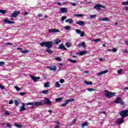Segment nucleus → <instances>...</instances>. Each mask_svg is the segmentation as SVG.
Instances as JSON below:
<instances>
[{
	"mask_svg": "<svg viewBox=\"0 0 128 128\" xmlns=\"http://www.w3.org/2000/svg\"><path fill=\"white\" fill-rule=\"evenodd\" d=\"M4 64H6V62H0V66H4Z\"/></svg>",
	"mask_w": 128,
	"mask_h": 128,
	"instance_id": "nucleus-41",
	"label": "nucleus"
},
{
	"mask_svg": "<svg viewBox=\"0 0 128 128\" xmlns=\"http://www.w3.org/2000/svg\"><path fill=\"white\" fill-rule=\"evenodd\" d=\"M34 106H44V103H42V102H34Z\"/></svg>",
	"mask_w": 128,
	"mask_h": 128,
	"instance_id": "nucleus-13",
	"label": "nucleus"
},
{
	"mask_svg": "<svg viewBox=\"0 0 128 128\" xmlns=\"http://www.w3.org/2000/svg\"><path fill=\"white\" fill-rule=\"evenodd\" d=\"M0 88L1 90H4V85L0 84Z\"/></svg>",
	"mask_w": 128,
	"mask_h": 128,
	"instance_id": "nucleus-52",
	"label": "nucleus"
},
{
	"mask_svg": "<svg viewBox=\"0 0 128 128\" xmlns=\"http://www.w3.org/2000/svg\"><path fill=\"white\" fill-rule=\"evenodd\" d=\"M115 104H124V102L120 98H118L114 101Z\"/></svg>",
	"mask_w": 128,
	"mask_h": 128,
	"instance_id": "nucleus-10",
	"label": "nucleus"
},
{
	"mask_svg": "<svg viewBox=\"0 0 128 128\" xmlns=\"http://www.w3.org/2000/svg\"><path fill=\"white\" fill-rule=\"evenodd\" d=\"M60 84H64V80L60 79Z\"/></svg>",
	"mask_w": 128,
	"mask_h": 128,
	"instance_id": "nucleus-50",
	"label": "nucleus"
},
{
	"mask_svg": "<svg viewBox=\"0 0 128 128\" xmlns=\"http://www.w3.org/2000/svg\"><path fill=\"white\" fill-rule=\"evenodd\" d=\"M122 6H128V1L122 2Z\"/></svg>",
	"mask_w": 128,
	"mask_h": 128,
	"instance_id": "nucleus-33",
	"label": "nucleus"
},
{
	"mask_svg": "<svg viewBox=\"0 0 128 128\" xmlns=\"http://www.w3.org/2000/svg\"><path fill=\"white\" fill-rule=\"evenodd\" d=\"M112 52H118V50L116 48H114L112 49Z\"/></svg>",
	"mask_w": 128,
	"mask_h": 128,
	"instance_id": "nucleus-47",
	"label": "nucleus"
},
{
	"mask_svg": "<svg viewBox=\"0 0 128 128\" xmlns=\"http://www.w3.org/2000/svg\"><path fill=\"white\" fill-rule=\"evenodd\" d=\"M76 24H78L79 26H84V21L76 22Z\"/></svg>",
	"mask_w": 128,
	"mask_h": 128,
	"instance_id": "nucleus-18",
	"label": "nucleus"
},
{
	"mask_svg": "<svg viewBox=\"0 0 128 128\" xmlns=\"http://www.w3.org/2000/svg\"><path fill=\"white\" fill-rule=\"evenodd\" d=\"M38 16H39L40 18H42V14H40L38 15Z\"/></svg>",
	"mask_w": 128,
	"mask_h": 128,
	"instance_id": "nucleus-61",
	"label": "nucleus"
},
{
	"mask_svg": "<svg viewBox=\"0 0 128 128\" xmlns=\"http://www.w3.org/2000/svg\"><path fill=\"white\" fill-rule=\"evenodd\" d=\"M68 60L70 62H72V64H76L78 62V60H72V59L70 58L68 59Z\"/></svg>",
	"mask_w": 128,
	"mask_h": 128,
	"instance_id": "nucleus-24",
	"label": "nucleus"
},
{
	"mask_svg": "<svg viewBox=\"0 0 128 128\" xmlns=\"http://www.w3.org/2000/svg\"><path fill=\"white\" fill-rule=\"evenodd\" d=\"M62 40H60L59 39H56L53 41L47 42H40V44L42 48H44V46L47 48L45 50V52H46L48 54H52L54 51L50 50V48H52V46H54V44H60Z\"/></svg>",
	"mask_w": 128,
	"mask_h": 128,
	"instance_id": "nucleus-1",
	"label": "nucleus"
},
{
	"mask_svg": "<svg viewBox=\"0 0 128 128\" xmlns=\"http://www.w3.org/2000/svg\"><path fill=\"white\" fill-rule=\"evenodd\" d=\"M12 44L10 43V42H7L6 44V46H12Z\"/></svg>",
	"mask_w": 128,
	"mask_h": 128,
	"instance_id": "nucleus-55",
	"label": "nucleus"
},
{
	"mask_svg": "<svg viewBox=\"0 0 128 128\" xmlns=\"http://www.w3.org/2000/svg\"><path fill=\"white\" fill-rule=\"evenodd\" d=\"M48 32L49 34H52L54 33V32H60V30H58V29H56V28H54V29H49L48 30Z\"/></svg>",
	"mask_w": 128,
	"mask_h": 128,
	"instance_id": "nucleus-12",
	"label": "nucleus"
},
{
	"mask_svg": "<svg viewBox=\"0 0 128 128\" xmlns=\"http://www.w3.org/2000/svg\"><path fill=\"white\" fill-rule=\"evenodd\" d=\"M70 4H72V6H76V4L74 2H70Z\"/></svg>",
	"mask_w": 128,
	"mask_h": 128,
	"instance_id": "nucleus-54",
	"label": "nucleus"
},
{
	"mask_svg": "<svg viewBox=\"0 0 128 128\" xmlns=\"http://www.w3.org/2000/svg\"><path fill=\"white\" fill-rule=\"evenodd\" d=\"M48 90H44L42 91V93L44 94H48Z\"/></svg>",
	"mask_w": 128,
	"mask_h": 128,
	"instance_id": "nucleus-29",
	"label": "nucleus"
},
{
	"mask_svg": "<svg viewBox=\"0 0 128 128\" xmlns=\"http://www.w3.org/2000/svg\"><path fill=\"white\" fill-rule=\"evenodd\" d=\"M14 88H16V90H18H18H22V88H20L18 86H15Z\"/></svg>",
	"mask_w": 128,
	"mask_h": 128,
	"instance_id": "nucleus-42",
	"label": "nucleus"
},
{
	"mask_svg": "<svg viewBox=\"0 0 128 128\" xmlns=\"http://www.w3.org/2000/svg\"><path fill=\"white\" fill-rule=\"evenodd\" d=\"M23 14L24 16H28V12H24V13H23Z\"/></svg>",
	"mask_w": 128,
	"mask_h": 128,
	"instance_id": "nucleus-57",
	"label": "nucleus"
},
{
	"mask_svg": "<svg viewBox=\"0 0 128 128\" xmlns=\"http://www.w3.org/2000/svg\"><path fill=\"white\" fill-rule=\"evenodd\" d=\"M44 86V88H48V86H50V82H47L45 83Z\"/></svg>",
	"mask_w": 128,
	"mask_h": 128,
	"instance_id": "nucleus-35",
	"label": "nucleus"
},
{
	"mask_svg": "<svg viewBox=\"0 0 128 128\" xmlns=\"http://www.w3.org/2000/svg\"><path fill=\"white\" fill-rule=\"evenodd\" d=\"M124 90H128V87H125L124 88Z\"/></svg>",
	"mask_w": 128,
	"mask_h": 128,
	"instance_id": "nucleus-59",
	"label": "nucleus"
},
{
	"mask_svg": "<svg viewBox=\"0 0 128 128\" xmlns=\"http://www.w3.org/2000/svg\"><path fill=\"white\" fill-rule=\"evenodd\" d=\"M5 114H6V116H10V112H8V111L6 110Z\"/></svg>",
	"mask_w": 128,
	"mask_h": 128,
	"instance_id": "nucleus-45",
	"label": "nucleus"
},
{
	"mask_svg": "<svg viewBox=\"0 0 128 128\" xmlns=\"http://www.w3.org/2000/svg\"><path fill=\"white\" fill-rule=\"evenodd\" d=\"M30 77L32 78V80H33L34 82H38V80H40V77H35V76H30Z\"/></svg>",
	"mask_w": 128,
	"mask_h": 128,
	"instance_id": "nucleus-17",
	"label": "nucleus"
},
{
	"mask_svg": "<svg viewBox=\"0 0 128 128\" xmlns=\"http://www.w3.org/2000/svg\"><path fill=\"white\" fill-rule=\"evenodd\" d=\"M56 60H58V62H61L62 60V59L60 57H56Z\"/></svg>",
	"mask_w": 128,
	"mask_h": 128,
	"instance_id": "nucleus-38",
	"label": "nucleus"
},
{
	"mask_svg": "<svg viewBox=\"0 0 128 128\" xmlns=\"http://www.w3.org/2000/svg\"><path fill=\"white\" fill-rule=\"evenodd\" d=\"M47 68H48L50 70H53V72H56V66H48Z\"/></svg>",
	"mask_w": 128,
	"mask_h": 128,
	"instance_id": "nucleus-11",
	"label": "nucleus"
},
{
	"mask_svg": "<svg viewBox=\"0 0 128 128\" xmlns=\"http://www.w3.org/2000/svg\"><path fill=\"white\" fill-rule=\"evenodd\" d=\"M66 22H68L69 24H72L74 22V20L72 19H66Z\"/></svg>",
	"mask_w": 128,
	"mask_h": 128,
	"instance_id": "nucleus-26",
	"label": "nucleus"
},
{
	"mask_svg": "<svg viewBox=\"0 0 128 128\" xmlns=\"http://www.w3.org/2000/svg\"><path fill=\"white\" fill-rule=\"evenodd\" d=\"M17 50H20V52H22V48H18Z\"/></svg>",
	"mask_w": 128,
	"mask_h": 128,
	"instance_id": "nucleus-58",
	"label": "nucleus"
},
{
	"mask_svg": "<svg viewBox=\"0 0 128 128\" xmlns=\"http://www.w3.org/2000/svg\"><path fill=\"white\" fill-rule=\"evenodd\" d=\"M74 99L70 98L69 100H67L65 101V102L61 105V106H66L67 104H68V103L70 102H74Z\"/></svg>",
	"mask_w": 128,
	"mask_h": 128,
	"instance_id": "nucleus-6",
	"label": "nucleus"
},
{
	"mask_svg": "<svg viewBox=\"0 0 128 128\" xmlns=\"http://www.w3.org/2000/svg\"><path fill=\"white\" fill-rule=\"evenodd\" d=\"M76 34H80V36L81 38H84V31H82V30H79V29H76Z\"/></svg>",
	"mask_w": 128,
	"mask_h": 128,
	"instance_id": "nucleus-7",
	"label": "nucleus"
},
{
	"mask_svg": "<svg viewBox=\"0 0 128 128\" xmlns=\"http://www.w3.org/2000/svg\"><path fill=\"white\" fill-rule=\"evenodd\" d=\"M21 52L22 54H28V52H30V51L28 50H22L21 51Z\"/></svg>",
	"mask_w": 128,
	"mask_h": 128,
	"instance_id": "nucleus-39",
	"label": "nucleus"
},
{
	"mask_svg": "<svg viewBox=\"0 0 128 128\" xmlns=\"http://www.w3.org/2000/svg\"><path fill=\"white\" fill-rule=\"evenodd\" d=\"M75 16H78V18H82V16H84V14H76Z\"/></svg>",
	"mask_w": 128,
	"mask_h": 128,
	"instance_id": "nucleus-28",
	"label": "nucleus"
},
{
	"mask_svg": "<svg viewBox=\"0 0 128 128\" xmlns=\"http://www.w3.org/2000/svg\"><path fill=\"white\" fill-rule=\"evenodd\" d=\"M64 30H70V26H66L64 27Z\"/></svg>",
	"mask_w": 128,
	"mask_h": 128,
	"instance_id": "nucleus-31",
	"label": "nucleus"
},
{
	"mask_svg": "<svg viewBox=\"0 0 128 128\" xmlns=\"http://www.w3.org/2000/svg\"><path fill=\"white\" fill-rule=\"evenodd\" d=\"M60 10L62 14H66V12H68V9L66 8H60Z\"/></svg>",
	"mask_w": 128,
	"mask_h": 128,
	"instance_id": "nucleus-21",
	"label": "nucleus"
},
{
	"mask_svg": "<svg viewBox=\"0 0 128 128\" xmlns=\"http://www.w3.org/2000/svg\"><path fill=\"white\" fill-rule=\"evenodd\" d=\"M88 126V122H86L82 124L81 126L82 128H86V126Z\"/></svg>",
	"mask_w": 128,
	"mask_h": 128,
	"instance_id": "nucleus-23",
	"label": "nucleus"
},
{
	"mask_svg": "<svg viewBox=\"0 0 128 128\" xmlns=\"http://www.w3.org/2000/svg\"><path fill=\"white\" fill-rule=\"evenodd\" d=\"M115 95L116 93L114 92H110L108 90H105V96H106V98H114Z\"/></svg>",
	"mask_w": 128,
	"mask_h": 128,
	"instance_id": "nucleus-3",
	"label": "nucleus"
},
{
	"mask_svg": "<svg viewBox=\"0 0 128 128\" xmlns=\"http://www.w3.org/2000/svg\"><path fill=\"white\" fill-rule=\"evenodd\" d=\"M64 20H66V16H64L62 18V22H64Z\"/></svg>",
	"mask_w": 128,
	"mask_h": 128,
	"instance_id": "nucleus-46",
	"label": "nucleus"
},
{
	"mask_svg": "<svg viewBox=\"0 0 128 128\" xmlns=\"http://www.w3.org/2000/svg\"><path fill=\"white\" fill-rule=\"evenodd\" d=\"M56 88H60V82H56Z\"/></svg>",
	"mask_w": 128,
	"mask_h": 128,
	"instance_id": "nucleus-36",
	"label": "nucleus"
},
{
	"mask_svg": "<svg viewBox=\"0 0 128 128\" xmlns=\"http://www.w3.org/2000/svg\"><path fill=\"white\" fill-rule=\"evenodd\" d=\"M44 104H46L47 106H50L52 104V101L50 100V99L48 98H46V100H44Z\"/></svg>",
	"mask_w": 128,
	"mask_h": 128,
	"instance_id": "nucleus-8",
	"label": "nucleus"
},
{
	"mask_svg": "<svg viewBox=\"0 0 128 128\" xmlns=\"http://www.w3.org/2000/svg\"><path fill=\"white\" fill-rule=\"evenodd\" d=\"M15 126L18 128H22V125L18 124H14Z\"/></svg>",
	"mask_w": 128,
	"mask_h": 128,
	"instance_id": "nucleus-30",
	"label": "nucleus"
},
{
	"mask_svg": "<svg viewBox=\"0 0 128 128\" xmlns=\"http://www.w3.org/2000/svg\"><path fill=\"white\" fill-rule=\"evenodd\" d=\"M14 104V101H12V100H11L9 102L10 104Z\"/></svg>",
	"mask_w": 128,
	"mask_h": 128,
	"instance_id": "nucleus-56",
	"label": "nucleus"
},
{
	"mask_svg": "<svg viewBox=\"0 0 128 128\" xmlns=\"http://www.w3.org/2000/svg\"><path fill=\"white\" fill-rule=\"evenodd\" d=\"M124 118L122 117L120 118H118V124H124Z\"/></svg>",
	"mask_w": 128,
	"mask_h": 128,
	"instance_id": "nucleus-15",
	"label": "nucleus"
},
{
	"mask_svg": "<svg viewBox=\"0 0 128 128\" xmlns=\"http://www.w3.org/2000/svg\"><path fill=\"white\" fill-rule=\"evenodd\" d=\"M124 53H125V54H128V50H124Z\"/></svg>",
	"mask_w": 128,
	"mask_h": 128,
	"instance_id": "nucleus-62",
	"label": "nucleus"
},
{
	"mask_svg": "<svg viewBox=\"0 0 128 128\" xmlns=\"http://www.w3.org/2000/svg\"><path fill=\"white\" fill-rule=\"evenodd\" d=\"M108 71V70H105L104 71H101L98 73V76H102V74H106Z\"/></svg>",
	"mask_w": 128,
	"mask_h": 128,
	"instance_id": "nucleus-22",
	"label": "nucleus"
},
{
	"mask_svg": "<svg viewBox=\"0 0 128 128\" xmlns=\"http://www.w3.org/2000/svg\"><path fill=\"white\" fill-rule=\"evenodd\" d=\"M82 46V48H86V42H82V44H79L78 46Z\"/></svg>",
	"mask_w": 128,
	"mask_h": 128,
	"instance_id": "nucleus-25",
	"label": "nucleus"
},
{
	"mask_svg": "<svg viewBox=\"0 0 128 128\" xmlns=\"http://www.w3.org/2000/svg\"><path fill=\"white\" fill-rule=\"evenodd\" d=\"M6 128H12V126H10V124H6Z\"/></svg>",
	"mask_w": 128,
	"mask_h": 128,
	"instance_id": "nucleus-53",
	"label": "nucleus"
},
{
	"mask_svg": "<svg viewBox=\"0 0 128 128\" xmlns=\"http://www.w3.org/2000/svg\"><path fill=\"white\" fill-rule=\"evenodd\" d=\"M62 98H56L55 100L56 102H62Z\"/></svg>",
	"mask_w": 128,
	"mask_h": 128,
	"instance_id": "nucleus-34",
	"label": "nucleus"
},
{
	"mask_svg": "<svg viewBox=\"0 0 128 128\" xmlns=\"http://www.w3.org/2000/svg\"><path fill=\"white\" fill-rule=\"evenodd\" d=\"M98 20L101 22H108L110 21V19L108 18H98Z\"/></svg>",
	"mask_w": 128,
	"mask_h": 128,
	"instance_id": "nucleus-19",
	"label": "nucleus"
},
{
	"mask_svg": "<svg viewBox=\"0 0 128 128\" xmlns=\"http://www.w3.org/2000/svg\"><path fill=\"white\" fill-rule=\"evenodd\" d=\"M88 54V51L83 50L79 52L80 56H84V54Z\"/></svg>",
	"mask_w": 128,
	"mask_h": 128,
	"instance_id": "nucleus-20",
	"label": "nucleus"
},
{
	"mask_svg": "<svg viewBox=\"0 0 128 128\" xmlns=\"http://www.w3.org/2000/svg\"><path fill=\"white\" fill-rule=\"evenodd\" d=\"M4 22L5 24H14V22L9 20L8 19H4Z\"/></svg>",
	"mask_w": 128,
	"mask_h": 128,
	"instance_id": "nucleus-16",
	"label": "nucleus"
},
{
	"mask_svg": "<svg viewBox=\"0 0 128 128\" xmlns=\"http://www.w3.org/2000/svg\"><path fill=\"white\" fill-rule=\"evenodd\" d=\"M100 8H104L106 6L100 5V4H96L94 6V8H95L96 10H100Z\"/></svg>",
	"mask_w": 128,
	"mask_h": 128,
	"instance_id": "nucleus-9",
	"label": "nucleus"
},
{
	"mask_svg": "<svg viewBox=\"0 0 128 128\" xmlns=\"http://www.w3.org/2000/svg\"><path fill=\"white\" fill-rule=\"evenodd\" d=\"M96 16V14H94V15H90V18H94Z\"/></svg>",
	"mask_w": 128,
	"mask_h": 128,
	"instance_id": "nucleus-44",
	"label": "nucleus"
},
{
	"mask_svg": "<svg viewBox=\"0 0 128 128\" xmlns=\"http://www.w3.org/2000/svg\"><path fill=\"white\" fill-rule=\"evenodd\" d=\"M14 102H15L16 106H18L19 103H18V100H15Z\"/></svg>",
	"mask_w": 128,
	"mask_h": 128,
	"instance_id": "nucleus-51",
	"label": "nucleus"
},
{
	"mask_svg": "<svg viewBox=\"0 0 128 128\" xmlns=\"http://www.w3.org/2000/svg\"><path fill=\"white\" fill-rule=\"evenodd\" d=\"M122 69H120L119 70H118V74H122Z\"/></svg>",
	"mask_w": 128,
	"mask_h": 128,
	"instance_id": "nucleus-43",
	"label": "nucleus"
},
{
	"mask_svg": "<svg viewBox=\"0 0 128 128\" xmlns=\"http://www.w3.org/2000/svg\"><path fill=\"white\" fill-rule=\"evenodd\" d=\"M8 12V10H0V14H6Z\"/></svg>",
	"mask_w": 128,
	"mask_h": 128,
	"instance_id": "nucleus-27",
	"label": "nucleus"
},
{
	"mask_svg": "<svg viewBox=\"0 0 128 128\" xmlns=\"http://www.w3.org/2000/svg\"><path fill=\"white\" fill-rule=\"evenodd\" d=\"M19 94L22 96H24V94H26V92H19Z\"/></svg>",
	"mask_w": 128,
	"mask_h": 128,
	"instance_id": "nucleus-49",
	"label": "nucleus"
},
{
	"mask_svg": "<svg viewBox=\"0 0 128 128\" xmlns=\"http://www.w3.org/2000/svg\"><path fill=\"white\" fill-rule=\"evenodd\" d=\"M85 82L86 84L88 85H90V84H92V82H88V81H85Z\"/></svg>",
	"mask_w": 128,
	"mask_h": 128,
	"instance_id": "nucleus-40",
	"label": "nucleus"
},
{
	"mask_svg": "<svg viewBox=\"0 0 128 128\" xmlns=\"http://www.w3.org/2000/svg\"><path fill=\"white\" fill-rule=\"evenodd\" d=\"M94 42H100V38L95 39L94 40Z\"/></svg>",
	"mask_w": 128,
	"mask_h": 128,
	"instance_id": "nucleus-48",
	"label": "nucleus"
},
{
	"mask_svg": "<svg viewBox=\"0 0 128 128\" xmlns=\"http://www.w3.org/2000/svg\"><path fill=\"white\" fill-rule=\"evenodd\" d=\"M58 50H68V48H66L62 44L60 45L58 47Z\"/></svg>",
	"mask_w": 128,
	"mask_h": 128,
	"instance_id": "nucleus-14",
	"label": "nucleus"
},
{
	"mask_svg": "<svg viewBox=\"0 0 128 128\" xmlns=\"http://www.w3.org/2000/svg\"><path fill=\"white\" fill-rule=\"evenodd\" d=\"M88 92H94V90H96V89L94 88H88L87 89Z\"/></svg>",
	"mask_w": 128,
	"mask_h": 128,
	"instance_id": "nucleus-32",
	"label": "nucleus"
},
{
	"mask_svg": "<svg viewBox=\"0 0 128 128\" xmlns=\"http://www.w3.org/2000/svg\"><path fill=\"white\" fill-rule=\"evenodd\" d=\"M26 106H34V102H29L28 103L23 104L22 106L20 108V112L26 110Z\"/></svg>",
	"mask_w": 128,
	"mask_h": 128,
	"instance_id": "nucleus-2",
	"label": "nucleus"
},
{
	"mask_svg": "<svg viewBox=\"0 0 128 128\" xmlns=\"http://www.w3.org/2000/svg\"><path fill=\"white\" fill-rule=\"evenodd\" d=\"M125 44L128 46V41H125Z\"/></svg>",
	"mask_w": 128,
	"mask_h": 128,
	"instance_id": "nucleus-64",
	"label": "nucleus"
},
{
	"mask_svg": "<svg viewBox=\"0 0 128 128\" xmlns=\"http://www.w3.org/2000/svg\"><path fill=\"white\" fill-rule=\"evenodd\" d=\"M20 14V11H14L10 16V18H18Z\"/></svg>",
	"mask_w": 128,
	"mask_h": 128,
	"instance_id": "nucleus-5",
	"label": "nucleus"
},
{
	"mask_svg": "<svg viewBox=\"0 0 128 128\" xmlns=\"http://www.w3.org/2000/svg\"><path fill=\"white\" fill-rule=\"evenodd\" d=\"M125 8H126V10L128 11V6L125 7Z\"/></svg>",
	"mask_w": 128,
	"mask_h": 128,
	"instance_id": "nucleus-63",
	"label": "nucleus"
},
{
	"mask_svg": "<svg viewBox=\"0 0 128 128\" xmlns=\"http://www.w3.org/2000/svg\"><path fill=\"white\" fill-rule=\"evenodd\" d=\"M120 114L122 118H126L128 116V110H124L121 111L120 112Z\"/></svg>",
	"mask_w": 128,
	"mask_h": 128,
	"instance_id": "nucleus-4",
	"label": "nucleus"
},
{
	"mask_svg": "<svg viewBox=\"0 0 128 128\" xmlns=\"http://www.w3.org/2000/svg\"><path fill=\"white\" fill-rule=\"evenodd\" d=\"M102 114H106V112L105 111H103V112H102Z\"/></svg>",
	"mask_w": 128,
	"mask_h": 128,
	"instance_id": "nucleus-60",
	"label": "nucleus"
},
{
	"mask_svg": "<svg viewBox=\"0 0 128 128\" xmlns=\"http://www.w3.org/2000/svg\"><path fill=\"white\" fill-rule=\"evenodd\" d=\"M65 44L66 48H70V44L69 42H67Z\"/></svg>",
	"mask_w": 128,
	"mask_h": 128,
	"instance_id": "nucleus-37",
	"label": "nucleus"
}]
</instances>
